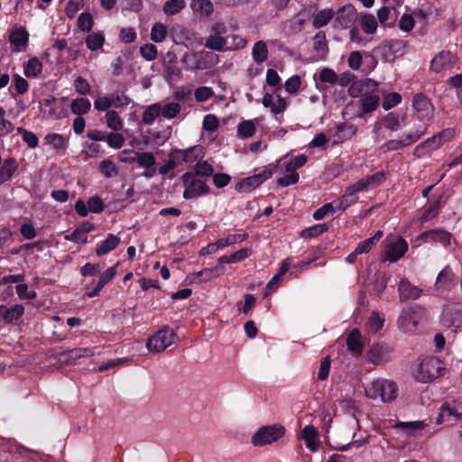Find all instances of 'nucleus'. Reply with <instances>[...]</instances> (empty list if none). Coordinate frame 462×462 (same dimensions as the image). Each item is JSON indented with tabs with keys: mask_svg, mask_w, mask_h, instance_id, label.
<instances>
[{
	"mask_svg": "<svg viewBox=\"0 0 462 462\" xmlns=\"http://www.w3.org/2000/svg\"><path fill=\"white\" fill-rule=\"evenodd\" d=\"M412 106L415 117L412 119V127L402 136L386 142L382 148L386 151H396L416 143L427 130L426 124L434 115V106L430 100L423 94L413 97Z\"/></svg>",
	"mask_w": 462,
	"mask_h": 462,
	"instance_id": "f257e3e1",
	"label": "nucleus"
},
{
	"mask_svg": "<svg viewBox=\"0 0 462 462\" xmlns=\"http://www.w3.org/2000/svg\"><path fill=\"white\" fill-rule=\"evenodd\" d=\"M378 84L371 79H365L353 82L348 88V94L352 97H360L356 103L347 105L349 110L354 106H358L356 116L362 117L365 115L375 111L380 104V95L377 92Z\"/></svg>",
	"mask_w": 462,
	"mask_h": 462,
	"instance_id": "f03ea898",
	"label": "nucleus"
},
{
	"mask_svg": "<svg viewBox=\"0 0 462 462\" xmlns=\"http://www.w3.org/2000/svg\"><path fill=\"white\" fill-rule=\"evenodd\" d=\"M446 372L443 362L437 357H425L418 360L413 368L415 379L421 383H428L442 376Z\"/></svg>",
	"mask_w": 462,
	"mask_h": 462,
	"instance_id": "7ed1b4c3",
	"label": "nucleus"
},
{
	"mask_svg": "<svg viewBox=\"0 0 462 462\" xmlns=\"http://www.w3.org/2000/svg\"><path fill=\"white\" fill-rule=\"evenodd\" d=\"M365 393L369 399L389 402L397 397V386L387 379H376L366 384Z\"/></svg>",
	"mask_w": 462,
	"mask_h": 462,
	"instance_id": "20e7f679",
	"label": "nucleus"
},
{
	"mask_svg": "<svg viewBox=\"0 0 462 462\" xmlns=\"http://www.w3.org/2000/svg\"><path fill=\"white\" fill-rule=\"evenodd\" d=\"M425 310L420 306H410L402 310L398 319V327L403 333H412L422 320Z\"/></svg>",
	"mask_w": 462,
	"mask_h": 462,
	"instance_id": "39448f33",
	"label": "nucleus"
},
{
	"mask_svg": "<svg viewBox=\"0 0 462 462\" xmlns=\"http://www.w3.org/2000/svg\"><path fill=\"white\" fill-rule=\"evenodd\" d=\"M227 27L224 23H215L211 25L209 35L206 39L205 47L213 51H226L229 37L226 36Z\"/></svg>",
	"mask_w": 462,
	"mask_h": 462,
	"instance_id": "423d86ee",
	"label": "nucleus"
},
{
	"mask_svg": "<svg viewBox=\"0 0 462 462\" xmlns=\"http://www.w3.org/2000/svg\"><path fill=\"white\" fill-rule=\"evenodd\" d=\"M383 259L391 263L397 262L408 250V244L401 236L389 235L383 241Z\"/></svg>",
	"mask_w": 462,
	"mask_h": 462,
	"instance_id": "0eeeda50",
	"label": "nucleus"
},
{
	"mask_svg": "<svg viewBox=\"0 0 462 462\" xmlns=\"http://www.w3.org/2000/svg\"><path fill=\"white\" fill-rule=\"evenodd\" d=\"M176 338L177 335L172 329L164 328L148 338L146 347L151 353H160L171 346Z\"/></svg>",
	"mask_w": 462,
	"mask_h": 462,
	"instance_id": "6e6552de",
	"label": "nucleus"
},
{
	"mask_svg": "<svg viewBox=\"0 0 462 462\" xmlns=\"http://www.w3.org/2000/svg\"><path fill=\"white\" fill-rule=\"evenodd\" d=\"M181 180L185 188L183 191V198L185 199H191L209 193V188L205 181L197 178L191 172L183 174Z\"/></svg>",
	"mask_w": 462,
	"mask_h": 462,
	"instance_id": "1a4fd4ad",
	"label": "nucleus"
},
{
	"mask_svg": "<svg viewBox=\"0 0 462 462\" xmlns=\"http://www.w3.org/2000/svg\"><path fill=\"white\" fill-rule=\"evenodd\" d=\"M284 435V428L281 425H271L261 428L252 437V443L256 447L270 445Z\"/></svg>",
	"mask_w": 462,
	"mask_h": 462,
	"instance_id": "9d476101",
	"label": "nucleus"
},
{
	"mask_svg": "<svg viewBox=\"0 0 462 462\" xmlns=\"http://www.w3.org/2000/svg\"><path fill=\"white\" fill-rule=\"evenodd\" d=\"M455 136V130L452 128H447L439 133L438 134L429 138L420 145H418L414 152L418 155L430 152L440 147L446 142L450 141Z\"/></svg>",
	"mask_w": 462,
	"mask_h": 462,
	"instance_id": "9b49d317",
	"label": "nucleus"
},
{
	"mask_svg": "<svg viewBox=\"0 0 462 462\" xmlns=\"http://www.w3.org/2000/svg\"><path fill=\"white\" fill-rule=\"evenodd\" d=\"M307 162V156L304 154L298 155L285 164L287 171H291L290 176H281L277 182L281 187H288L299 181V174L296 170L302 167Z\"/></svg>",
	"mask_w": 462,
	"mask_h": 462,
	"instance_id": "f8f14e48",
	"label": "nucleus"
},
{
	"mask_svg": "<svg viewBox=\"0 0 462 462\" xmlns=\"http://www.w3.org/2000/svg\"><path fill=\"white\" fill-rule=\"evenodd\" d=\"M263 106L270 109L275 116L282 115L288 107L287 100L275 91L273 94L265 93L263 97Z\"/></svg>",
	"mask_w": 462,
	"mask_h": 462,
	"instance_id": "ddd939ff",
	"label": "nucleus"
},
{
	"mask_svg": "<svg viewBox=\"0 0 462 462\" xmlns=\"http://www.w3.org/2000/svg\"><path fill=\"white\" fill-rule=\"evenodd\" d=\"M462 419V412L458 411L455 403H443L439 408L437 418L438 424H453Z\"/></svg>",
	"mask_w": 462,
	"mask_h": 462,
	"instance_id": "4468645a",
	"label": "nucleus"
},
{
	"mask_svg": "<svg viewBox=\"0 0 462 462\" xmlns=\"http://www.w3.org/2000/svg\"><path fill=\"white\" fill-rule=\"evenodd\" d=\"M420 238L426 243H439L448 247L451 245L453 236L443 229H431L421 233Z\"/></svg>",
	"mask_w": 462,
	"mask_h": 462,
	"instance_id": "2eb2a0df",
	"label": "nucleus"
},
{
	"mask_svg": "<svg viewBox=\"0 0 462 462\" xmlns=\"http://www.w3.org/2000/svg\"><path fill=\"white\" fill-rule=\"evenodd\" d=\"M457 58L450 51H442L431 60L430 68L435 72L448 70L456 63Z\"/></svg>",
	"mask_w": 462,
	"mask_h": 462,
	"instance_id": "dca6fc26",
	"label": "nucleus"
},
{
	"mask_svg": "<svg viewBox=\"0 0 462 462\" xmlns=\"http://www.w3.org/2000/svg\"><path fill=\"white\" fill-rule=\"evenodd\" d=\"M356 10L353 5L342 6L335 13V26L342 29L350 27L356 19Z\"/></svg>",
	"mask_w": 462,
	"mask_h": 462,
	"instance_id": "f3484780",
	"label": "nucleus"
},
{
	"mask_svg": "<svg viewBox=\"0 0 462 462\" xmlns=\"http://www.w3.org/2000/svg\"><path fill=\"white\" fill-rule=\"evenodd\" d=\"M456 284V275L449 265L445 266L439 273L435 287L439 291L451 290Z\"/></svg>",
	"mask_w": 462,
	"mask_h": 462,
	"instance_id": "a211bd4d",
	"label": "nucleus"
},
{
	"mask_svg": "<svg viewBox=\"0 0 462 462\" xmlns=\"http://www.w3.org/2000/svg\"><path fill=\"white\" fill-rule=\"evenodd\" d=\"M384 128L397 132L406 125V116L404 114H398L394 112L388 113L382 120Z\"/></svg>",
	"mask_w": 462,
	"mask_h": 462,
	"instance_id": "6ab92c4d",
	"label": "nucleus"
},
{
	"mask_svg": "<svg viewBox=\"0 0 462 462\" xmlns=\"http://www.w3.org/2000/svg\"><path fill=\"white\" fill-rule=\"evenodd\" d=\"M10 43L14 46V51H23L28 44L29 34L25 28L20 27L14 30L9 36Z\"/></svg>",
	"mask_w": 462,
	"mask_h": 462,
	"instance_id": "aec40b11",
	"label": "nucleus"
},
{
	"mask_svg": "<svg viewBox=\"0 0 462 462\" xmlns=\"http://www.w3.org/2000/svg\"><path fill=\"white\" fill-rule=\"evenodd\" d=\"M226 272V268L222 265H216L211 268H205L198 273L191 274V281L199 279L200 282H208L212 279L217 278L223 275Z\"/></svg>",
	"mask_w": 462,
	"mask_h": 462,
	"instance_id": "412c9836",
	"label": "nucleus"
},
{
	"mask_svg": "<svg viewBox=\"0 0 462 462\" xmlns=\"http://www.w3.org/2000/svg\"><path fill=\"white\" fill-rule=\"evenodd\" d=\"M390 349L383 345H374L368 353V359L374 365H380L388 360Z\"/></svg>",
	"mask_w": 462,
	"mask_h": 462,
	"instance_id": "4be33fe9",
	"label": "nucleus"
},
{
	"mask_svg": "<svg viewBox=\"0 0 462 462\" xmlns=\"http://www.w3.org/2000/svg\"><path fill=\"white\" fill-rule=\"evenodd\" d=\"M0 166V185H2L8 181L18 170V162L15 158L8 157Z\"/></svg>",
	"mask_w": 462,
	"mask_h": 462,
	"instance_id": "5701e85b",
	"label": "nucleus"
},
{
	"mask_svg": "<svg viewBox=\"0 0 462 462\" xmlns=\"http://www.w3.org/2000/svg\"><path fill=\"white\" fill-rule=\"evenodd\" d=\"M24 313V308L21 304H15L11 308L0 306L1 322H12L20 319Z\"/></svg>",
	"mask_w": 462,
	"mask_h": 462,
	"instance_id": "b1692460",
	"label": "nucleus"
},
{
	"mask_svg": "<svg viewBox=\"0 0 462 462\" xmlns=\"http://www.w3.org/2000/svg\"><path fill=\"white\" fill-rule=\"evenodd\" d=\"M301 437L305 441L307 448L311 451H316L319 446V432L313 425H307L301 432Z\"/></svg>",
	"mask_w": 462,
	"mask_h": 462,
	"instance_id": "393cba45",
	"label": "nucleus"
},
{
	"mask_svg": "<svg viewBox=\"0 0 462 462\" xmlns=\"http://www.w3.org/2000/svg\"><path fill=\"white\" fill-rule=\"evenodd\" d=\"M401 300H415L420 296L421 291L411 285L406 279H402L399 284Z\"/></svg>",
	"mask_w": 462,
	"mask_h": 462,
	"instance_id": "a878e982",
	"label": "nucleus"
},
{
	"mask_svg": "<svg viewBox=\"0 0 462 462\" xmlns=\"http://www.w3.org/2000/svg\"><path fill=\"white\" fill-rule=\"evenodd\" d=\"M44 143L51 146L56 151L66 150L69 143V139L62 134L51 133L45 135Z\"/></svg>",
	"mask_w": 462,
	"mask_h": 462,
	"instance_id": "bb28decb",
	"label": "nucleus"
},
{
	"mask_svg": "<svg viewBox=\"0 0 462 462\" xmlns=\"http://www.w3.org/2000/svg\"><path fill=\"white\" fill-rule=\"evenodd\" d=\"M120 243V238L113 234H108L106 238L97 245L96 254L97 256L105 255L114 250Z\"/></svg>",
	"mask_w": 462,
	"mask_h": 462,
	"instance_id": "cd10ccee",
	"label": "nucleus"
},
{
	"mask_svg": "<svg viewBox=\"0 0 462 462\" xmlns=\"http://www.w3.org/2000/svg\"><path fill=\"white\" fill-rule=\"evenodd\" d=\"M335 16V12L331 8H325L319 11L313 17L312 25L316 29L322 28L328 24V23Z\"/></svg>",
	"mask_w": 462,
	"mask_h": 462,
	"instance_id": "c85d7f7f",
	"label": "nucleus"
},
{
	"mask_svg": "<svg viewBox=\"0 0 462 462\" xmlns=\"http://www.w3.org/2000/svg\"><path fill=\"white\" fill-rule=\"evenodd\" d=\"M261 121L260 118L254 120H244L237 125V135L241 138H248L254 134L256 125Z\"/></svg>",
	"mask_w": 462,
	"mask_h": 462,
	"instance_id": "c756f323",
	"label": "nucleus"
},
{
	"mask_svg": "<svg viewBox=\"0 0 462 462\" xmlns=\"http://www.w3.org/2000/svg\"><path fill=\"white\" fill-rule=\"evenodd\" d=\"M190 8L200 16H209L214 11L213 4L209 0H192Z\"/></svg>",
	"mask_w": 462,
	"mask_h": 462,
	"instance_id": "7c9ffc66",
	"label": "nucleus"
},
{
	"mask_svg": "<svg viewBox=\"0 0 462 462\" xmlns=\"http://www.w3.org/2000/svg\"><path fill=\"white\" fill-rule=\"evenodd\" d=\"M268 47L265 42L258 41L252 48V57L256 63H263L268 60Z\"/></svg>",
	"mask_w": 462,
	"mask_h": 462,
	"instance_id": "2f4dec72",
	"label": "nucleus"
},
{
	"mask_svg": "<svg viewBox=\"0 0 462 462\" xmlns=\"http://www.w3.org/2000/svg\"><path fill=\"white\" fill-rule=\"evenodd\" d=\"M383 237V231L378 230L372 237L360 242L356 247V253L367 254Z\"/></svg>",
	"mask_w": 462,
	"mask_h": 462,
	"instance_id": "473e14b6",
	"label": "nucleus"
},
{
	"mask_svg": "<svg viewBox=\"0 0 462 462\" xmlns=\"http://www.w3.org/2000/svg\"><path fill=\"white\" fill-rule=\"evenodd\" d=\"M347 347L356 355L361 354L363 350V344L361 342V334L357 329H353L346 340Z\"/></svg>",
	"mask_w": 462,
	"mask_h": 462,
	"instance_id": "72a5a7b5",
	"label": "nucleus"
},
{
	"mask_svg": "<svg viewBox=\"0 0 462 462\" xmlns=\"http://www.w3.org/2000/svg\"><path fill=\"white\" fill-rule=\"evenodd\" d=\"M360 26L366 34H374L377 31V20L372 14H363L360 18Z\"/></svg>",
	"mask_w": 462,
	"mask_h": 462,
	"instance_id": "f704fd0d",
	"label": "nucleus"
},
{
	"mask_svg": "<svg viewBox=\"0 0 462 462\" xmlns=\"http://www.w3.org/2000/svg\"><path fill=\"white\" fill-rule=\"evenodd\" d=\"M356 194L357 192L354 191L351 186L347 187L343 196L337 200L338 210L344 211L346 208L356 203L358 199Z\"/></svg>",
	"mask_w": 462,
	"mask_h": 462,
	"instance_id": "c9c22d12",
	"label": "nucleus"
},
{
	"mask_svg": "<svg viewBox=\"0 0 462 462\" xmlns=\"http://www.w3.org/2000/svg\"><path fill=\"white\" fill-rule=\"evenodd\" d=\"M261 185V182L259 181L258 178L255 174L243 179L241 181H239L236 184V189L239 192H250L254 190L255 188L259 187Z\"/></svg>",
	"mask_w": 462,
	"mask_h": 462,
	"instance_id": "e433bc0d",
	"label": "nucleus"
},
{
	"mask_svg": "<svg viewBox=\"0 0 462 462\" xmlns=\"http://www.w3.org/2000/svg\"><path fill=\"white\" fill-rule=\"evenodd\" d=\"M185 6V0H167L162 6V11L166 15H175L182 11Z\"/></svg>",
	"mask_w": 462,
	"mask_h": 462,
	"instance_id": "4c0bfd02",
	"label": "nucleus"
},
{
	"mask_svg": "<svg viewBox=\"0 0 462 462\" xmlns=\"http://www.w3.org/2000/svg\"><path fill=\"white\" fill-rule=\"evenodd\" d=\"M160 108L162 109L161 116L166 119H172L180 112L181 106L177 102L160 103Z\"/></svg>",
	"mask_w": 462,
	"mask_h": 462,
	"instance_id": "58836bf2",
	"label": "nucleus"
},
{
	"mask_svg": "<svg viewBox=\"0 0 462 462\" xmlns=\"http://www.w3.org/2000/svg\"><path fill=\"white\" fill-rule=\"evenodd\" d=\"M91 107V103L88 98L79 97L76 98L70 106L71 112L75 115L81 116L88 113Z\"/></svg>",
	"mask_w": 462,
	"mask_h": 462,
	"instance_id": "ea45409f",
	"label": "nucleus"
},
{
	"mask_svg": "<svg viewBox=\"0 0 462 462\" xmlns=\"http://www.w3.org/2000/svg\"><path fill=\"white\" fill-rule=\"evenodd\" d=\"M201 56V52L185 53L181 58V61L186 64V69H201L202 67L199 62Z\"/></svg>",
	"mask_w": 462,
	"mask_h": 462,
	"instance_id": "a19ab883",
	"label": "nucleus"
},
{
	"mask_svg": "<svg viewBox=\"0 0 462 462\" xmlns=\"http://www.w3.org/2000/svg\"><path fill=\"white\" fill-rule=\"evenodd\" d=\"M107 127L113 131H120L123 129L124 123L119 114L115 110H109L106 114Z\"/></svg>",
	"mask_w": 462,
	"mask_h": 462,
	"instance_id": "79ce46f5",
	"label": "nucleus"
},
{
	"mask_svg": "<svg viewBox=\"0 0 462 462\" xmlns=\"http://www.w3.org/2000/svg\"><path fill=\"white\" fill-rule=\"evenodd\" d=\"M42 69V64L37 58L30 59L24 66V75L28 78L37 77Z\"/></svg>",
	"mask_w": 462,
	"mask_h": 462,
	"instance_id": "37998d69",
	"label": "nucleus"
},
{
	"mask_svg": "<svg viewBox=\"0 0 462 462\" xmlns=\"http://www.w3.org/2000/svg\"><path fill=\"white\" fill-rule=\"evenodd\" d=\"M161 112L162 109L160 108V103L152 104L146 107L143 114L142 120L145 125H152L156 117L161 115Z\"/></svg>",
	"mask_w": 462,
	"mask_h": 462,
	"instance_id": "c03bdc74",
	"label": "nucleus"
},
{
	"mask_svg": "<svg viewBox=\"0 0 462 462\" xmlns=\"http://www.w3.org/2000/svg\"><path fill=\"white\" fill-rule=\"evenodd\" d=\"M337 210H338L337 201L327 203L314 212L313 217L316 220H321L329 214H334Z\"/></svg>",
	"mask_w": 462,
	"mask_h": 462,
	"instance_id": "a18cd8bd",
	"label": "nucleus"
},
{
	"mask_svg": "<svg viewBox=\"0 0 462 462\" xmlns=\"http://www.w3.org/2000/svg\"><path fill=\"white\" fill-rule=\"evenodd\" d=\"M167 34V27L162 23H155L151 30V40L154 42H162Z\"/></svg>",
	"mask_w": 462,
	"mask_h": 462,
	"instance_id": "49530a36",
	"label": "nucleus"
},
{
	"mask_svg": "<svg viewBox=\"0 0 462 462\" xmlns=\"http://www.w3.org/2000/svg\"><path fill=\"white\" fill-rule=\"evenodd\" d=\"M104 42H105V37L101 32L90 33L86 38L87 47L90 51H97V50L102 48Z\"/></svg>",
	"mask_w": 462,
	"mask_h": 462,
	"instance_id": "de8ad7c7",
	"label": "nucleus"
},
{
	"mask_svg": "<svg viewBox=\"0 0 462 462\" xmlns=\"http://www.w3.org/2000/svg\"><path fill=\"white\" fill-rule=\"evenodd\" d=\"M99 170L101 173L106 178L116 177L118 173L116 165L113 161L109 159H106L100 162Z\"/></svg>",
	"mask_w": 462,
	"mask_h": 462,
	"instance_id": "09e8293b",
	"label": "nucleus"
},
{
	"mask_svg": "<svg viewBox=\"0 0 462 462\" xmlns=\"http://www.w3.org/2000/svg\"><path fill=\"white\" fill-rule=\"evenodd\" d=\"M135 162L140 167L150 169L155 165L156 159L152 152H138Z\"/></svg>",
	"mask_w": 462,
	"mask_h": 462,
	"instance_id": "8fccbe9b",
	"label": "nucleus"
},
{
	"mask_svg": "<svg viewBox=\"0 0 462 462\" xmlns=\"http://www.w3.org/2000/svg\"><path fill=\"white\" fill-rule=\"evenodd\" d=\"M402 102V96L397 92L383 94L382 106L384 110H389Z\"/></svg>",
	"mask_w": 462,
	"mask_h": 462,
	"instance_id": "3c124183",
	"label": "nucleus"
},
{
	"mask_svg": "<svg viewBox=\"0 0 462 462\" xmlns=\"http://www.w3.org/2000/svg\"><path fill=\"white\" fill-rule=\"evenodd\" d=\"M247 236H248L245 233L228 235L226 237L220 238L217 240L218 246L221 249V248H224L228 245H232L236 243H241V242L245 241L247 238Z\"/></svg>",
	"mask_w": 462,
	"mask_h": 462,
	"instance_id": "603ef678",
	"label": "nucleus"
},
{
	"mask_svg": "<svg viewBox=\"0 0 462 462\" xmlns=\"http://www.w3.org/2000/svg\"><path fill=\"white\" fill-rule=\"evenodd\" d=\"M199 150L196 147H191L186 150L177 152V158L182 162L191 163L194 162L199 157Z\"/></svg>",
	"mask_w": 462,
	"mask_h": 462,
	"instance_id": "864d4df0",
	"label": "nucleus"
},
{
	"mask_svg": "<svg viewBox=\"0 0 462 462\" xmlns=\"http://www.w3.org/2000/svg\"><path fill=\"white\" fill-rule=\"evenodd\" d=\"M426 424L423 420L409 421V422H399L393 427L403 430L409 433H412L417 430H423Z\"/></svg>",
	"mask_w": 462,
	"mask_h": 462,
	"instance_id": "5fc2aeb1",
	"label": "nucleus"
},
{
	"mask_svg": "<svg viewBox=\"0 0 462 462\" xmlns=\"http://www.w3.org/2000/svg\"><path fill=\"white\" fill-rule=\"evenodd\" d=\"M327 230V225L317 224L300 232V236L303 238L316 237Z\"/></svg>",
	"mask_w": 462,
	"mask_h": 462,
	"instance_id": "6e6d98bb",
	"label": "nucleus"
},
{
	"mask_svg": "<svg viewBox=\"0 0 462 462\" xmlns=\"http://www.w3.org/2000/svg\"><path fill=\"white\" fill-rule=\"evenodd\" d=\"M17 132L22 134L23 142H25L30 148L38 146L39 139L35 134L21 127L17 128Z\"/></svg>",
	"mask_w": 462,
	"mask_h": 462,
	"instance_id": "4d7b16f0",
	"label": "nucleus"
},
{
	"mask_svg": "<svg viewBox=\"0 0 462 462\" xmlns=\"http://www.w3.org/2000/svg\"><path fill=\"white\" fill-rule=\"evenodd\" d=\"M78 27L83 32H88L93 27V17L89 13H82L78 18Z\"/></svg>",
	"mask_w": 462,
	"mask_h": 462,
	"instance_id": "13d9d810",
	"label": "nucleus"
},
{
	"mask_svg": "<svg viewBox=\"0 0 462 462\" xmlns=\"http://www.w3.org/2000/svg\"><path fill=\"white\" fill-rule=\"evenodd\" d=\"M140 53L143 59L152 61L157 58L158 51L152 43H146L141 47Z\"/></svg>",
	"mask_w": 462,
	"mask_h": 462,
	"instance_id": "bf43d9fd",
	"label": "nucleus"
},
{
	"mask_svg": "<svg viewBox=\"0 0 462 462\" xmlns=\"http://www.w3.org/2000/svg\"><path fill=\"white\" fill-rule=\"evenodd\" d=\"M106 142L114 149H120L125 143V137L119 133H109L106 134Z\"/></svg>",
	"mask_w": 462,
	"mask_h": 462,
	"instance_id": "052dcab7",
	"label": "nucleus"
},
{
	"mask_svg": "<svg viewBox=\"0 0 462 462\" xmlns=\"http://www.w3.org/2000/svg\"><path fill=\"white\" fill-rule=\"evenodd\" d=\"M277 164L270 163L264 166L258 173H254L258 178L261 184L265 180H269L276 171Z\"/></svg>",
	"mask_w": 462,
	"mask_h": 462,
	"instance_id": "680f3d73",
	"label": "nucleus"
},
{
	"mask_svg": "<svg viewBox=\"0 0 462 462\" xmlns=\"http://www.w3.org/2000/svg\"><path fill=\"white\" fill-rule=\"evenodd\" d=\"M15 290L18 297L22 300H33L36 298V292L33 290H29L25 283H19Z\"/></svg>",
	"mask_w": 462,
	"mask_h": 462,
	"instance_id": "e2e57ef3",
	"label": "nucleus"
},
{
	"mask_svg": "<svg viewBox=\"0 0 462 462\" xmlns=\"http://www.w3.org/2000/svg\"><path fill=\"white\" fill-rule=\"evenodd\" d=\"M112 102L114 106L121 108L128 106L132 100L124 92H115L112 95Z\"/></svg>",
	"mask_w": 462,
	"mask_h": 462,
	"instance_id": "0e129e2a",
	"label": "nucleus"
},
{
	"mask_svg": "<svg viewBox=\"0 0 462 462\" xmlns=\"http://www.w3.org/2000/svg\"><path fill=\"white\" fill-rule=\"evenodd\" d=\"M300 85L301 80L300 76L294 75L285 81L284 88L288 93L296 94L299 91Z\"/></svg>",
	"mask_w": 462,
	"mask_h": 462,
	"instance_id": "69168bd1",
	"label": "nucleus"
},
{
	"mask_svg": "<svg viewBox=\"0 0 462 462\" xmlns=\"http://www.w3.org/2000/svg\"><path fill=\"white\" fill-rule=\"evenodd\" d=\"M83 5L84 0H69L65 7L67 16L69 18H73Z\"/></svg>",
	"mask_w": 462,
	"mask_h": 462,
	"instance_id": "338daca9",
	"label": "nucleus"
},
{
	"mask_svg": "<svg viewBox=\"0 0 462 462\" xmlns=\"http://www.w3.org/2000/svg\"><path fill=\"white\" fill-rule=\"evenodd\" d=\"M213 95L214 91L209 87H199L194 92L195 98L198 102L208 101Z\"/></svg>",
	"mask_w": 462,
	"mask_h": 462,
	"instance_id": "774afa93",
	"label": "nucleus"
}]
</instances>
